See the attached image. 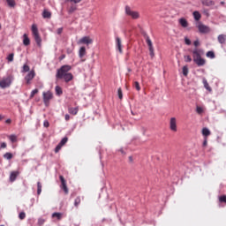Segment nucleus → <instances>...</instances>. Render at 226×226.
Returning <instances> with one entry per match:
<instances>
[{"label":"nucleus","mask_w":226,"mask_h":226,"mask_svg":"<svg viewBox=\"0 0 226 226\" xmlns=\"http://www.w3.org/2000/svg\"><path fill=\"white\" fill-rule=\"evenodd\" d=\"M63 217V214L55 212L52 214V218H57V220H61Z\"/></svg>","instance_id":"35"},{"label":"nucleus","mask_w":226,"mask_h":226,"mask_svg":"<svg viewBox=\"0 0 226 226\" xmlns=\"http://www.w3.org/2000/svg\"><path fill=\"white\" fill-rule=\"evenodd\" d=\"M202 135L204 137H209V135H211V131H209V129L207 127H204L202 129Z\"/></svg>","instance_id":"26"},{"label":"nucleus","mask_w":226,"mask_h":226,"mask_svg":"<svg viewBox=\"0 0 226 226\" xmlns=\"http://www.w3.org/2000/svg\"><path fill=\"white\" fill-rule=\"evenodd\" d=\"M42 96H43V102H44L45 105H49L50 100H52V98H54V95L52 94V92H50V91L43 92Z\"/></svg>","instance_id":"8"},{"label":"nucleus","mask_w":226,"mask_h":226,"mask_svg":"<svg viewBox=\"0 0 226 226\" xmlns=\"http://www.w3.org/2000/svg\"><path fill=\"white\" fill-rule=\"evenodd\" d=\"M196 112L198 114H202V112H204V109L201 107H197L196 108Z\"/></svg>","instance_id":"50"},{"label":"nucleus","mask_w":226,"mask_h":226,"mask_svg":"<svg viewBox=\"0 0 226 226\" xmlns=\"http://www.w3.org/2000/svg\"><path fill=\"white\" fill-rule=\"evenodd\" d=\"M68 112L72 114V116H77V114H79V107L68 108Z\"/></svg>","instance_id":"21"},{"label":"nucleus","mask_w":226,"mask_h":226,"mask_svg":"<svg viewBox=\"0 0 226 226\" xmlns=\"http://www.w3.org/2000/svg\"><path fill=\"white\" fill-rule=\"evenodd\" d=\"M203 146L206 147L207 146V139H205L203 141Z\"/></svg>","instance_id":"59"},{"label":"nucleus","mask_w":226,"mask_h":226,"mask_svg":"<svg viewBox=\"0 0 226 226\" xmlns=\"http://www.w3.org/2000/svg\"><path fill=\"white\" fill-rule=\"evenodd\" d=\"M185 45H192V41L188 37H185Z\"/></svg>","instance_id":"47"},{"label":"nucleus","mask_w":226,"mask_h":226,"mask_svg":"<svg viewBox=\"0 0 226 226\" xmlns=\"http://www.w3.org/2000/svg\"><path fill=\"white\" fill-rule=\"evenodd\" d=\"M202 82H203V86H204L205 89H207V91L211 92L212 89H211V87H209V83H207V79H206V78H203Z\"/></svg>","instance_id":"25"},{"label":"nucleus","mask_w":226,"mask_h":226,"mask_svg":"<svg viewBox=\"0 0 226 226\" xmlns=\"http://www.w3.org/2000/svg\"><path fill=\"white\" fill-rule=\"evenodd\" d=\"M79 45H93V39L89 36H84L78 41Z\"/></svg>","instance_id":"7"},{"label":"nucleus","mask_w":226,"mask_h":226,"mask_svg":"<svg viewBox=\"0 0 226 226\" xmlns=\"http://www.w3.org/2000/svg\"><path fill=\"white\" fill-rule=\"evenodd\" d=\"M4 158L5 160H11V158H13V154L7 152L4 154Z\"/></svg>","instance_id":"33"},{"label":"nucleus","mask_w":226,"mask_h":226,"mask_svg":"<svg viewBox=\"0 0 226 226\" xmlns=\"http://www.w3.org/2000/svg\"><path fill=\"white\" fill-rule=\"evenodd\" d=\"M178 23L180 24V26H182L183 27H188V20H186V19L185 18H181L178 19Z\"/></svg>","instance_id":"23"},{"label":"nucleus","mask_w":226,"mask_h":226,"mask_svg":"<svg viewBox=\"0 0 226 226\" xmlns=\"http://www.w3.org/2000/svg\"><path fill=\"white\" fill-rule=\"evenodd\" d=\"M6 3L10 8H15L17 3H15V0H6Z\"/></svg>","instance_id":"30"},{"label":"nucleus","mask_w":226,"mask_h":226,"mask_svg":"<svg viewBox=\"0 0 226 226\" xmlns=\"http://www.w3.org/2000/svg\"><path fill=\"white\" fill-rule=\"evenodd\" d=\"M129 158H130V160H131V162H132V156H130Z\"/></svg>","instance_id":"62"},{"label":"nucleus","mask_w":226,"mask_h":226,"mask_svg":"<svg viewBox=\"0 0 226 226\" xmlns=\"http://www.w3.org/2000/svg\"><path fill=\"white\" fill-rule=\"evenodd\" d=\"M15 57V54L11 53L7 56L6 59L8 61V63H13V59Z\"/></svg>","instance_id":"32"},{"label":"nucleus","mask_w":226,"mask_h":226,"mask_svg":"<svg viewBox=\"0 0 226 226\" xmlns=\"http://www.w3.org/2000/svg\"><path fill=\"white\" fill-rule=\"evenodd\" d=\"M61 147H63V146L58 144L55 148V153H59V151H61Z\"/></svg>","instance_id":"49"},{"label":"nucleus","mask_w":226,"mask_h":226,"mask_svg":"<svg viewBox=\"0 0 226 226\" xmlns=\"http://www.w3.org/2000/svg\"><path fill=\"white\" fill-rule=\"evenodd\" d=\"M217 41L220 43V45H225V43H226V34H219L217 36Z\"/></svg>","instance_id":"16"},{"label":"nucleus","mask_w":226,"mask_h":226,"mask_svg":"<svg viewBox=\"0 0 226 226\" xmlns=\"http://www.w3.org/2000/svg\"><path fill=\"white\" fill-rule=\"evenodd\" d=\"M34 77H36V72H34V71H30L25 77V80L26 82V84H31V80H33V79H34Z\"/></svg>","instance_id":"12"},{"label":"nucleus","mask_w":226,"mask_h":226,"mask_svg":"<svg viewBox=\"0 0 226 226\" xmlns=\"http://www.w3.org/2000/svg\"><path fill=\"white\" fill-rule=\"evenodd\" d=\"M72 70V65H62L59 69L56 71V79H63L64 76L68 75V72Z\"/></svg>","instance_id":"2"},{"label":"nucleus","mask_w":226,"mask_h":226,"mask_svg":"<svg viewBox=\"0 0 226 226\" xmlns=\"http://www.w3.org/2000/svg\"><path fill=\"white\" fill-rule=\"evenodd\" d=\"M206 56L209 59H215V51H208V52H207Z\"/></svg>","instance_id":"34"},{"label":"nucleus","mask_w":226,"mask_h":226,"mask_svg":"<svg viewBox=\"0 0 226 226\" xmlns=\"http://www.w3.org/2000/svg\"><path fill=\"white\" fill-rule=\"evenodd\" d=\"M117 94H118L119 100H123V90H121V88L117 89Z\"/></svg>","instance_id":"42"},{"label":"nucleus","mask_w":226,"mask_h":226,"mask_svg":"<svg viewBox=\"0 0 226 226\" xmlns=\"http://www.w3.org/2000/svg\"><path fill=\"white\" fill-rule=\"evenodd\" d=\"M134 87L135 89H137L138 91H140V85L139 84L138 81L134 82Z\"/></svg>","instance_id":"48"},{"label":"nucleus","mask_w":226,"mask_h":226,"mask_svg":"<svg viewBox=\"0 0 226 226\" xmlns=\"http://www.w3.org/2000/svg\"><path fill=\"white\" fill-rule=\"evenodd\" d=\"M34 94H38V89H34L30 94V98H34Z\"/></svg>","instance_id":"43"},{"label":"nucleus","mask_w":226,"mask_h":226,"mask_svg":"<svg viewBox=\"0 0 226 226\" xmlns=\"http://www.w3.org/2000/svg\"><path fill=\"white\" fill-rule=\"evenodd\" d=\"M184 59L185 63H192V56H190V55L184 56Z\"/></svg>","instance_id":"40"},{"label":"nucleus","mask_w":226,"mask_h":226,"mask_svg":"<svg viewBox=\"0 0 226 226\" xmlns=\"http://www.w3.org/2000/svg\"><path fill=\"white\" fill-rule=\"evenodd\" d=\"M66 142H68V138L64 137L61 139V141L58 143L60 146H64V144H66Z\"/></svg>","instance_id":"39"},{"label":"nucleus","mask_w":226,"mask_h":226,"mask_svg":"<svg viewBox=\"0 0 226 226\" xmlns=\"http://www.w3.org/2000/svg\"><path fill=\"white\" fill-rule=\"evenodd\" d=\"M188 66H186V65H185L184 67H183V75H184V77H188Z\"/></svg>","instance_id":"37"},{"label":"nucleus","mask_w":226,"mask_h":226,"mask_svg":"<svg viewBox=\"0 0 226 226\" xmlns=\"http://www.w3.org/2000/svg\"><path fill=\"white\" fill-rule=\"evenodd\" d=\"M19 220H24L26 218V213L25 212H20L19 215Z\"/></svg>","instance_id":"46"},{"label":"nucleus","mask_w":226,"mask_h":226,"mask_svg":"<svg viewBox=\"0 0 226 226\" xmlns=\"http://www.w3.org/2000/svg\"><path fill=\"white\" fill-rule=\"evenodd\" d=\"M117 49L120 54H123V45L121 44V38L116 37Z\"/></svg>","instance_id":"15"},{"label":"nucleus","mask_w":226,"mask_h":226,"mask_svg":"<svg viewBox=\"0 0 226 226\" xmlns=\"http://www.w3.org/2000/svg\"><path fill=\"white\" fill-rule=\"evenodd\" d=\"M125 15H127V17H131V19L133 20L140 19V13L137 11L132 10V8L128 5L125 6Z\"/></svg>","instance_id":"5"},{"label":"nucleus","mask_w":226,"mask_h":226,"mask_svg":"<svg viewBox=\"0 0 226 226\" xmlns=\"http://www.w3.org/2000/svg\"><path fill=\"white\" fill-rule=\"evenodd\" d=\"M73 44H72L71 48H66L67 54H72L73 53Z\"/></svg>","instance_id":"45"},{"label":"nucleus","mask_w":226,"mask_h":226,"mask_svg":"<svg viewBox=\"0 0 226 226\" xmlns=\"http://www.w3.org/2000/svg\"><path fill=\"white\" fill-rule=\"evenodd\" d=\"M29 70H30L29 65H27V64H25L23 65L22 72H23V73H26V72H29Z\"/></svg>","instance_id":"41"},{"label":"nucleus","mask_w":226,"mask_h":226,"mask_svg":"<svg viewBox=\"0 0 226 226\" xmlns=\"http://www.w3.org/2000/svg\"><path fill=\"white\" fill-rule=\"evenodd\" d=\"M41 183L37 182V195H41Z\"/></svg>","instance_id":"36"},{"label":"nucleus","mask_w":226,"mask_h":226,"mask_svg":"<svg viewBox=\"0 0 226 226\" xmlns=\"http://www.w3.org/2000/svg\"><path fill=\"white\" fill-rule=\"evenodd\" d=\"M170 130L174 132H177V119L174 117L170 119Z\"/></svg>","instance_id":"9"},{"label":"nucleus","mask_w":226,"mask_h":226,"mask_svg":"<svg viewBox=\"0 0 226 226\" xmlns=\"http://www.w3.org/2000/svg\"><path fill=\"white\" fill-rule=\"evenodd\" d=\"M62 79H64V82H66V83L72 82V80H73V74L69 72V73L65 74Z\"/></svg>","instance_id":"19"},{"label":"nucleus","mask_w":226,"mask_h":226,"mask_svg":"<svg viewBox=\"0 0 226 226\" xmlns=\"http://www.w3.org/2000/svg\"><path fill=\"white\" fill-rule=\"evenodd\" d=\"M75 11H77V4H72L68 9V13H73Z\"/></svg>","instance_id":"28"},{"label":"nucleus","mask_w":226,"mask_h":226,"mask_svg":"<svg viewBox=\"0 0 226 226\" xmlns=\"http://www.w3.org/2000/svg\"><path fill=\"white\" fill-rule=\"evenodd\" d=\"M196 27H198L199 32L201 33V34H207V33H211V28L204 25L202 22H198Z\"/></svg>","instance_id":"6"},{"label":"nucleus","mask_w":226,"mask_h":226,"mask_svg":"<svg viewBox=\"0 0 226 226\" xmlns=\"http://www.w3.org/2000/svg\"><path fill=\"white\" fill-rule=\"evenodd\" d=\"M13 80H15V78L11 74L8 75L7 77H4L0 80L1 89H6V88L10 87L11 86V84H13Z\"/></svg>","instance_id":"1"},{"label":"nucleus","mask_w":226,"mask_h":226,"mask_svg":"<svg viewBox=\"0 0 226 226\" xmlns=\"http://www.w3.org/2000/svg\"><path fill=\"white\" fill-rule=\"evenodd\" d=\"M55 93L56 94V96H61V94H63V88H61V87L56 86L55 87Z\"/></svg>","instance_id":"27"},{"label":"nucleus","mask_w":226,"mask_h":226,"mask_svg":"<svg viewBox=\"0 0 226 226\" xmlns=\"http://www.w3.org/2000/svg\"><path fill=\"white\" fill-rule=\"evenodd\" d=\"M204 54V49H194L192 50V57H193V61H195V59H199L200 57H202Z\"/></svg>","instance_id":"10"},{"label":"nucleus","mask_w":226,"mask_h":226,"mask_svg":"<svg viewBox=\"0 0 226 226\" xmlns=\"http://www.w3.org/2000/svg\"><path fill=\"white\" fill-rule=\"evenodd\" d=\"M43 223H45L44 219H42V218L38 219V225L41 226V225H43Z\"/></svg>","instance_id":"52"},{"label":"nucleus","mask_w":226,"mask_h":226,"mask_svg":"<svg viewBox=\"0 0 226 226\" xmlns=\"http://www.w3.org/2000/svg\"><path fill=\"white\" fill-rule=\"evenodd\" d=\"M220 4L223 6V4H225V2H221Z\"/></svg>","instance_id":"61"},{"label":"nucleus","mask_w":226,"mask_h":226,"mask_svg":"<svg viewBox=\"0 0 226 226\" xmlns=\"http://www.w3.org/2000/svg\"><path fill=\"white\" fill-rule=\"evenodd\" d=\"M42 17L44 19H50L52 17V12H50L49 10L44 9L42 11Z\"/></svg>","instance_id":"22"},{"label":"nucleus","mask_w":226,"mask_h":226,"mask_svg":"<svg viewBox=\"0 0 226 226\" xmlns=\"http://www.w3.org/2000/svg\"><path fill=\"white\" fill-rule=\"evenodd\" d=\"M31 31L38 47H41V37H40V32L38 31V25L33 24L31 26Z\"/></svg>","instance_id":"4"},{"label":"nucleus","mask_w":226,"mask_h":226,"mask_svg":"<svg viewBox=\"0 0 226 226\" xmlns=\"http://www.w3.org/2000/svg\"><path fill=\"white\" fill-rule=\"evenodd\" d=\"M23 45H25V47H28V45H31V40L29 39L27 34H23Z\"/></svg>","instance_id":"17"},{"label":"nucleus","mask_w":226,"mask_h":226,"mask_svg":"<svg viewBox=\"0 0 226 226\" xmlns=\"http://www.w3.org/2000/svg\"><path fill=\"white\" fill-rule=\"evenodd\" d=\"M192 15L194 17V20H197V21L200 20V18L202 17L200 15V12H199L198 11H193Z\"/></svg>","instance_id":"29"},{"label":"nucleus","mask_w":226,"mask_h":226,"mask_svg":"<svg viewBox=\"0 0 226 226\" xmlns=\"http://www.w3.org/2000/svg\"><path fill=\"white\" fill-rule=\"evenodd\" d=\"M86 54H87V52L86 51V47L82 46L79 49V57L80 59H82L84 57V56H86Z\"/></svg>","instance_id":"20"},{"label":"nucleus","mask_w":226,"mask_h":226,"mask_svg":"<svg viewBox=\"0 0 226 226\" xmlns=\"http://www.w3.org/2000/svg\"><path fill=\"white\" fill-rule=\"evenodd\" d=\"M132 116H133V111H132Z\"/></svg>","instance_id":"63"},{"label":"nucleus","mask_w":226,"mask_h":226,"mask_svg":"<svg viewBox=\"0 0 226 226\" xmlns=\"http://www.w3.org/2000/svg\"><path fill=\"white\" fill-rule=\"evenodd\" d=\"M59 179H60V181L62 183V188H63L65 195H68V186H66V180H64V177L60 176Z\"/></svg>","instance_id":"13"},{"label":"nucleus","mask_w":226,"mask_h":226,"mask_svg":"<svg viewBox=\"0 0 226 226\" xmlns=\"http://www.w3.org/2000/svg\"><path fill=\"white\" fill-rule=\"evenodd\" d=\"M9 140L13 144L17 142V135L15 134H11L8 136Z\"/></svg>","instance_id":"31"},{"label":"nucleus","mask_w":226,"mask_h":226,"mask_svg":"<svg viewBox=\"0 0 226 226\" xmlns=\"http://www.w3.org/2000/svg\"><path fill=\"white\" fill-rule=\"evenodd\" d=\"M0 149H6V143L2 142V143L0 144Z\"/></svg>","instance_id":"54"},{"label":"nucleus","mask_w":226,"mask_h":226,"mask_svg":"<svg viewBox=\"0 0 226 226\" xmlns=\"http://www.w3.org/2000/svg\"><path fill=\"white\" fill-rule=\"evenodd\" d=\"M20 174V172L19 171H11L10 174V181L11 183H13L17 180V177H19V175Z\"/></svg>","instance_id":"14"},{"label":"nucleus","mask_w":226,"mask_h":226,"mask_svg":"<svg viewBox=\"0 0 226 226\" xmlns=\"http://www.w3.org/2000/svg\"><path fill=\"white\" fill-rule=\"evenodd\" d=\"M79 205H80V197H77L74 200V206H75V207H79Z\"/></svg>","instance_id":"38"},{"label":"nucleus","mask_w":226,"mask_h":226,"mask_svg":"<svg viewBox=\"0 0 226 226\" xmlns=\"http://www.w3.org/2000/svg\"><path fill=\"white\" fill-rule=\"evenodd\" d=\"M219 200H220V202H226V196H225V195L221 196V197L219 198Z\"/></svg>","instance_id":"53"},{"label":"nucleus","mask_w":226,"mask_h":226,"mask_svg":"<svg viewBox=\"0 0 226 226\" xmlns=\"http://www.w3.org/2000/svg\"><path fill=\"white\" fill-rule=\"evenodd\" d=\"M193 45L194 47H199V45H200V42L199 41V40H196L193 41Z\"/></svg>","instance_id":"55"},{"label":"nucleus","mask_w":226,"mask_h":226,"mask_svg":"<svg viewBox=\"0 0 226 226\" xmlns=\"http://www.w3.org/2000/svg\"><path fill=\"white\" fill-rule=\"evenodd\" d=\"M72 70V65H62L59 69L56 71V79H63L64 76L68 75V72Z\"/></svg>","instance_id":"3"},{"label":"nucleus","mask_w":226,"mask_h":226,"mask_svg":"<svg viewBox=\"0 0 226 226\" xmlns=\"http://www.w3.org/2000/svg\"><path fill=\"white\" fill-rule=\"evenodd\" d=\"M82 0H65V3H74V4H79Z\"/></svg>","instance_id":"44"},{"label":"nucleus","mask_w":226,"mask_h":226,"mask_svg":"<svg viewBox=\"0 0 226 226\" xmlns=\"http://www.w3.org/2000/svg\"><path fill=\"white\" fill-rule=\"evenodd\" d=\"M202 4H204V6H215V1H213V0H203Z\"/></svg>","instance_id":"24"},{"label":"nucleus","mask_w":226,"mask_h":226,"mask_svg":"<svg viewBox=\"0 0 226 226\" xmlns=\"http://www.w3.org/2000/svg\"><path fill=\"white\" fill-rule=\"evenodd\" d=\"M65 121H70V116L68 114H66L64 116Z\"/></svg>","instance_id":"58"},{"label":"nucleus","mask_w":226,"mask_h":226,"mask_svg":"<svg viewBox=\"0 0 226 226\" xmlns=\"http://www.w3.org/2000/svg\"><path fill=\"white\" fill-rule=\"evenodd\" d=\"M197 66H204L206 64V59L200 57L193 60Z\"/></svg>","instance_id":"18"},{"label":"nucleus","mask_w":226,"mask_h":226,"mask_svg":"<svg viewBox=\"0 0 226 226\" xmlns=\"http://www.w3.org/2000/svg\"><path fill=\"white\" fill-rule=\"evenodd\" d=\"M66 57V55H62L59 56V61H63V59H64Z\"/></svg>","instance_id":"57"},{"label":"nucleus","mask_w":226,"mask_h":226,"mask_svg":"<svg viewBox=\"0 0 226 226\" xmlns=\"http://www.w3.org/2000/svg\"><path fill=\"white\" fill-rule=\"evenodd\" d=\"M146 42L148 45L150 56L154 57V48L153 47V41H151V38L146 35Z\"/></svg>","instance_id":"11"},{"label":"nucleus","mask_w":226,"mask_h":226,"mask_svg":"<svg viewBox=\"0 0 226 226\" xmlns=\"http://www.w3.org/2000/svg\"><path fill=\"white\" fill-rule=\"evenodd\" d=\"M50 126V124L48 122V120H45L44 122H43V127L44 128H49Z\"/></svg>","instance_id":"51"},{"label":"nucleus","mask_w":226,"mask_h":226,"mask_svg":"<svg viewBox=\"0 0 226 226\" xmlns=\"http://www.w3.org/2000/svg\"><path fill=\"white\" fill-rule=\"evenodd\" d=\"M0 226H4V224L0 225Z\"/></svg>","instance_id":"64"},{"label":"nucleus","mask_w":226,"mask_h":226,"mask_svg":"<svg viewBox=\"0 0 226 226\" xmlns=\"http://www.w3.org/2000/svg\"><path fill=\"white\" fill-rule=\"evenodd\" d=\"M5 123H7V124H11V119L8 118L7 120H5Z\"/></svg>","instance_id":"60"},{"label":"nucleus","mask_w":226,"mask_h":226,"mask_svg":"<svg viewBox=\"0 0 226 226\" xmlns=\"http://www.w3.org/2000/svg\"><path fill=\"white\" fill-rule=\"evenodd\" d=\"M57 34H63V27H60L56 30Z\"/></svg>","instance_id":"56"}]
</instances>
